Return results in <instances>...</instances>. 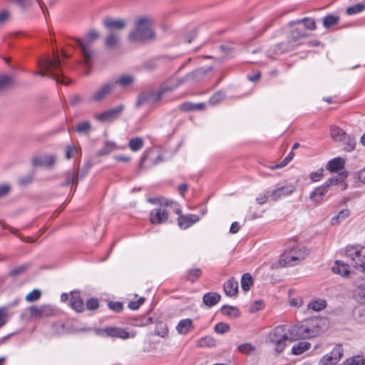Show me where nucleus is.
I'll list each match as a JSON object with an SVG mask.
<instances>
[{
    "mask_svg": "<svg viewBox=\"0 0 365 365\" xmlns=\"http://www.w3.org/2000/svg\"><path fill=\"white\" fill-rule=\"evenodd\" d=\"M61 65L62 62L59 56L55 53L53 58L46 56L38 59V67L41 68V71H34L33 73L42 77L46 76L48 73L57 83L67 85L64 81V76L61 73Z\"/></svg>",
    "mask_w": 365,
    "mask_h": 365,
    "instance_id": "f257e3e1",
    "label": "nucleus"
},
{
    "mask_svg": "<svg viewBox=\"0 0 365 365\" xmlns=\"http://www.w3.org/2000/svg\"><path fill=\"white\" fill-rule=\"evenodd\" d=\"M153 19L150 17L138 18L135 21V28L128 36L131 43H139L152 39L155 37V33L151 26Z\"/></svg>",
    "mask_w": 365,
    "mask_h": 365,
    "instance_id": "f03ea898",
    "label": "nucleus"
},
{
    "mask_svg": "<svg viewBox=\"0 0 365 365\" xmlns=\"http://www.w3.org/2000/svg\"><path fill=\"white\" fill-rule=\"evenodd\" d=\"M98 33L96 31L92 29L88 31L83 38H73L76 46L81 50L84 63L88 67L91 66V61L96 55V51L93 47V42L98 39Z\"/></svg>",
    "mask_w": 365,
    "mask_h": 365,
    "instance_id": "7ed1b4c3",
    "label": "nucleus"
},
{
    "mask_svg": "<svg viewBox=\"0 0 365 365\" xmlns=\"http://www.w3.org/2000/svg\"><path fill=\"white\" fill-rule=\"evenodd\" d=\"M288 336L290 341L312 338L319 333L318 327L311 324L310 321H304L297 324L287 327Z\"/></svg>",
    "mask_w": 365,
    "mask_h": 365,
    "instance_id": "20e7f679",
    "label": "nucleus"
},
{
    "mask_svg": "<svg viewBox=\"0 0 365 365\" xmlns=\"http://www.w3.org/2000/svg\"><path fill=\"white\" fill-rule=\"evenodd\" d=\"M174 204L175 202L172 200H165L163 202H160V205L154 208L150 212V222L153 225H161L165 223L169 217L168 208H173L174 210Z\"/></svg>",
    "mask_w": 365,
    "mask_h": 365,
    "instance_id": "39448f33",
    "label": "nucleus"
},
{
    "mask_svg": "<svg viewBox=\"0 0 365 365\" xmlns=\"http://www.w3.org/2000/svg\"><path fill=\"white\" fill-rule=\"evenodd\" d=\"M269 339L272 344H275L276 351L282 352L287 345V341H289L287 326L279 325L274 327L269 332Z\"/></svg>",
    "mask_w": 365,
    "mask_h": 365,
    "instance_id": "423d86ee",
    "label": "nucleus"
},
{
    "mask_svg": "<svg viewBox=\"0 0 365 365\" xmlns=\"http://www.w3.org/2000/svg\"><path fill=\"white\" fill-rule=\"evenodd\" d=\"M345 254L350 259L351 264L365 274V255H361V250L357 246H347Z\"/></svg>",
    "mask_w": 365,
    "mask_h": 365,
    "instance_id": "0eeeda50",
    "label": "nucleus"
},
{
    "mask_svg": "<svg viewBox=\"0 0 365 365\" xmlns=\"http://www.w3.org/2000/svg\"><path fill=\"white\" fill-rule=\"evenodd\" d=\"M307 255V250L305 247H301L299 250V255H292V252L285 250L283 254L281 255L279 260V264L281 267H288L294 265L298 261L304 259Z\"/></svg>",
    "mask_w": 365,
    "mask_h": 365,
    "instance_id": "6e6552de",
    "label": "nucleus"
},
{
    "mask_svg": "<svg viewBox=\"0 0 365 365\" xmlns=\"http://www.w3.org/2000/svg\"><path fill=\"white\" fill-rule=\"evenodd\" d=\"M174 211L178 215V225L182 230L191 227L200 220V217L197 215H182L180 205L178 203L174 204Z\"/></svg>",
    "mask_w": 365,
    "mask_h": 365,
    "instance_id": "1a4fd4ad",
    "label": "nucleus"
},
{
    "mask_svg": "<svg viewBox=\"0 0 365 365\" xmlns=\"http://www.w3.org/2000/svg\"><path fill=\"white\" fill-rule=\"evenodd\" d=\"M344 354V349L341 345L337 344L334 346L329 354L324 356L319 361V365H336Z\"/></svg>",
    "mask_w": 365,
    "mask_h": 365,
    "instance_id": "9d476101",
    "label": "nucleus"
},
{
    "mask_svg": "<svg viewBox=\"0 0 365 365\" xmlns=\"http://www.w3.org/2000/svg\"><path fill=\"white\" fill-rule=\"evenodd\" d=\"M31 317L44 318L55 315V309L49 304H44L40 307L31 306L27 308Z\"/></svg>",
    "mask_w": 365,
    "mask_h": 365,
    "instance_id": "9b49d317",
    "label": "nucleus"
},
{
    "mask_svg": "<svg viewBox=\"0 0 365 365\" xmlns=\"http://www.w3.org/2000/svg\"><path fill=\"white\" fill-rule=\"evenodd\" d=\"M153 150H146L144 153L139 162V168L140 169L150 168L163 161V158L160 155L153 158Z\"/></svg>",
    "mask_w": 365,
    "mask_h": 365,
    "instance_id": "f8f14e48",
    "label": "nucleus"
},
{
    "mask_svg": "<svg viewBox=\"0 0 365 365\" xmlns=\"http://www.w3.org/2000/svg\"><path fill=\"white\" fill-rule=\"evenodd\" d=\"M161 99L160 93L158 90H150L148 91H144L139 94L135 106L139 108L142 105L146 103H155Z\"/></svg>",
    "mask_w": 365,
    "mask_h": 365,
    "instance_id": "ddd939ff",
    "label": "nucleus"
},
{
    "mask_svg": "<svg viewBox=\"0 0 365 365\" xmlns=\"http://www.w3.org/2000/svg\"><path fill=\"white\" fill-rule=\"evenodd\" d=\"M125 108V106L122 104L113 108L111 109L105 110L98 115H96V119L101 121V122H106V121H111L116 118H118L122 112L123 111Z\"/></svg>",
    "mask_w": 365,
    "mask_h": 365,
    "instance_id": "4468645a",
    "label": "nucleus"
},
{
    "mask_svg": "<svg viewBox=\"0 0 365 365\" xmlns=\"http://www.w3.org/2000/svg\"><path fill=\"white\" fill-rule=\"evenodd\" d=\"M104 331L108 336L122 339L134 338L135 336V332H129L126 329L120 327H107Z\"/></svg>",
    "mask_w": 365,
    "mask_h": 365,
    "instance_id": "2eb2a0df",
    "label": "nucleus"
},
{
    "mask_svg": "<svg viewBox=\"0 0 365 365\" xmlns=\"http://www.w3.org/2000/svg\"><path fill=\"white\" fill-rule=\"evenodd\" d=\"M114 87L115 83L113 82H108L93 93L91 97V101L93 102L101 101L112 91Z\"/></svg>",
    "mask_w": 365,
    "mask_h": 365,
    "instance_id": "dca6fc26",
    "label": "nucleus"
},
{
    "mask_svg": "<svg viewBox=\"0 0 365 365\" xmlns=\"http://www.w3.org/2000/svg\"><path fill=\"white\" fill-rule=\"evenodd\" d=\"M182 84L183 81L180 80V78H170L169 80L162 83L158 89L161 98L165 93L172 92Z\"/></svg>",
    "mask_w": 365,
    "mask_h": 365,
    "instance_id": "f3484780",
    "label": "nucleus"
},
{
    "mask_svg": "<svg viewBox=\"0 0 365 365\" xmlns=\"http://www.w3.org/2000/svg\"><path fill=\"white\" fill-rule=\"evenodd\" d=\"M295 190L294 186L289 185L282 186L274 190L271 193L272 200L277 201L278 200L292 195Z\"/></svg>",
    "mask_w": 365,
    "mask_h": 365,
    "instance_id": "a211bd4d",
    "label": "nucleus"
},
{
    "mask_svg": "<svg viewBox=\"0 0 365 365\" xmlns=\"http://www.w3.org/2000/svg\"><path fill=\"white\" fill-rule=\"evenodd\" d=\"M329 189L328 184L324 182L310 193V200L317 203L322 202V197L328 192Z\"/></svg>",
    "mask_w": 365,
    "mask_h": 365,
    "instance_id": "6ab92c4d",
    "label": "nucleus"
},
{
    "mask_svg": "<svg viewBox=\"0 0 365 365\" xmlns=\"http://www.w3.org/2000/svg\"><path fill=\"white\" fill-rule=\"evenodd\" d=\"M103 26L110 31L113 30H123L125 28V21L123 19H114L112 18L105 19L103 21Z\"/></svg>",
    "mask_w": 365,
    "mask_h": 365,
    "instance_id": "aec40b11",
    "label": "nucleus"
},
{
    "mask_svg": "<svg viewBox=\"0 0 365 365\" xmlns=\"http://www.w3.org/2000/svg\"><path fill=\"white\" fill-rule=\"evenodd\" d=\"M71 307L77 312H82L84 310V304L81 298L79 292H72L69 302Z\"/></svg>",
    "mask_w": 365,
    "mask_h": 365,
    "instance_id": "412c9836",
    "label": "nucleus"
},
{
    "mask_svg": "<svg viewBox=\"0 0 365 365\" xmlns=\"http://www.w3.org/2000/svg\"><path fill=\"white\" fill-rule=\"evenodd\" d=\"M206 71L204 69H197L193 72L187 73L185 76L181 78L180 80L183 81V83L187 82H190L192 83H198L202 79Z\"/></svg>",
    "mask_w": 365,
    "mask_h": 365,
    "instance_id": "4be33fe9",
    "label": "nucleus"
},
{
    "mask_svg": "<svg viewBox=\"0 0 365 365\" xmlns=\"http://www.w3.org/2000/svg\"><path fill=\"white\" fill-rule=\"evenodd\" d=\"M225 294L228 297H235L238 293V282L234 277L230 278L223 285Z\"/></svg>",
    "mask_w": 365,
    "mask_h": 365,
    "instance_id": "5701e85b",
    "label": "nucleus"
},
{
    "mask_svg": "<svg viewBox=\"0 0 365 365\" xmlns=\"http://www.w3.org/2000/svg\"><path fill=\"white\" fill-rule=\"evenodd\" d=\"M345 160L344 158L340 157L334 158L327 164V169L331 173H336L344 168Z\"/></svg>",
    "mask_w": 365,
    "mask_h": 365,
    "instance_id": "b1692460",
    "label": "nucleus"
},
{
    "mask_svg": "<svg viewBox=\"0 0 365 365\" xmlns=\"http://www.w3.org/2000/svg\"><path fill=\"white\" fill-rule=\"evenodd\" d=\"M194 329L192 321L190 319H184L179 322L176 330L180 334H186Z\"/></svg>",
    "mask_w": 365,
    "mask_h": 365,
    "instance_id": "393cba45",
    "label": "nucleus"
},
{
    "mask_svg": "<svg viewBox=\"0 0 365 365\" xmlns=\"http://www.w3.org/2000/svg\"><path fill=\"white\" fill-rule=\"evenodd\" d=\"M64 176L66 178V180L61 184V186L65 187L73 185L77 186L80 178L78 177V175L76 173L74 169L66 171L64 173Z\"/></svg>",
    "mask_w": 365,
    "mask_h": 365,
    "instance_id": "a878e982",
    "label": "nucleus"
},
{
    "mask_svg": "<svg viewBox=\"0 0 365 365\" xmlns=\"http://www.w3.org/2000/svg\"><path fill=\"white\" fill-rule=\"evenodd\" d=\"M154 323L153 319L148 315L130 318L129 324L135 327H145Z\"/></svg>",
    "mask_w": 365,
    "mask_h": 365,
    "instance_id": "bb28decb",
    "label": "nucleus"
},
{
    "mask_svg": "<svg viewBox=\"0 0 365 365\" xmlns=\"http://www.w3.org/2000/svg\"><path fill=\"white\" fill-rule=\"evenodd\" d=\"M221 299V296L216 292H207L203 295L202 302L207 307H212L217 304Z\"/></svg>",
    "mask_w": 365,
    "mask_h": 365,
    "instance_id": "cd10ccee",
    "label": "nucleus"
},
{
    "mask_svg": "<svg viewBox=\"0 0 365 365\" xmlns=\"http://www.w3.org/2000/svg\"><path fill=\"white\" fill-rule=\"evenodd\" d=\"M119 43L120 37L118 34L114 31H110L105 38V46L110 49L116 48Z\"/></svg>",
    "mask_w": 365,
    "mask_h": 365,
    "instance_id": "c85d7f7f",
    "label": "nucleus"
},
{
    "mask_svg": "<svg viewBox=\"0 0 365 365\" xmlns=\"http://www.w3.org/2000/svg\"><path fill=\"white\" fill-rule=\"evenodd\" d=\"M307 36V32L304 28H297L290 34V41L294 43H302L299 41Z\"/></svg>",
    "mask_w": 365,
    "mask_h": 365,
    "instance_id": "c756f323",
    "label": "nucleus"
},
{
    "mask_svg": "<svg viewBox=\"0 0 365 365\" xmlns=\"http://www.w3.org/2000/svg\"><path fill=\"white\" fill-rule=\"evenodd\" d=\"M332 272L335 274L346 277L349 274L348 265L339 260L335 262V264L331 268Z\"/></svg>",
    "mask_w": 365,
    "mask_h": 365,
    "instance_id": "7c9ffc66",
    "label": "nucleus"
},
{
    "mask_svg": "<svg viewBox=\"0 0 365 365\" xmlns=\"http://www.w3.org/2000/svg\"><path fill=\"white\" fill-rule=\"evenodd\" d=\"M221 313L233 318H238L240 316V312L236 307L223 305L220 309Z\"/></svg>",
    "mask_w": 365,
    "mask_h": 365,
    "instance_id": "2f4dec72",
    "label": "nucleus"
},
{
    "mask_svg": "<svg viewBox=\"0 0 365 365\" xmlns=\"http://www.w3.org/2000/svg\"><path fill=\"white\" fill-rule=\"evenodd\" d=\"M311 344L307 341H299L298 344L294 345L292 348V353L294 355L298 356L309 349Z\"/></svg>",
    "mask_w": 365,
    "mask_h": 365,
    "instance_id": "473e14b6",
    "label": "nucleus"
},
{
    "mask_svg": "<svg viewBox=\"0 0 365 365\" xmlns=\"http://www.w3.org/2000/svg\"><path fill=\"white\" fill-rule=\"evenodd\" d=\"M346 134L343 129L336 125H332L330 128L331 137L335 141H343Z\"/></svg>",
    "mask_w": 365,
    "mask_h": 365,
    "instance_id": "72a5a7b5",
    "label": "nucleus"
},
{
    "mask_svg": "<svg viewBox=\"0 0 365 365\" xmlns=\"http://www.w3.org/2000/svg\"><path fill=\"white\" fill-rule=\"evenodd\" d=\"M352 314L357 322L365 323V304L356 307L352 312Z\"/></svg>",
    "mask_w": 365,
    "mask_h": 365,
    "instance_id": "f704fd0d",
    "label": "nucleus"
},
{
    "mask_svg": "<svg viewBox=\"0 0 365 365\" xmlns=\"http://www.w3.org/2000/svg\"><path fill=\"white\" fill-rule=\"evenodd\" d=\"M341 142L344 151L351 152L354 150L356 146V140L354 137L346 134L344 138H343V141Z\"/></svg>",
    "mask_w": 365,
    "mask_h": 365,
    "instance_id": "c9c22d12",
    "label": "nucleus"
},
{
    "mask_svg": "<svg viewBox=\"0 0 365 365\" xmlns=\"http://www.w3.org/2000/svg\"><path fill=\"white\" fill-rule=\"evenodd\" d=\"M51 331L56 336H60L67 332L66 324L61 321H56L51 325Z\"/></svg>",
    "mask_w": 365,
    "mask_h": 365,
    "instance_id": "e433bc0d",
    "label": "nucleus"
},
{
    "mask_svg": "<svg viewBox=\"0 0 365 365\" xmlns=\"http://www.w3.org/2000/svg\"><path fill=\"white\" fill-rule=\"evenodd\" d=\"M113 82L115 83V86L118 84L121 87L125 88L131 86L133 83L134 77L130 75H123Z\"/></svg>",
    "mask_w": 365,
    "mask_h": 365,
    "instance_id": "4c0bfd02",
    "label": "nucleus"
},
{
    "mask_svg": "<svg viewBox=\"0 0 365 365\" xmlns=\"http://www.w3.org/2000/svg\"><path fill=\"white\" fill-rule=\"evenodd\" d=\"M304 23V29H307L309 30H314L316 29V24L313 19L311 18H304L302 19H299L297 21H293L289 22L290 26H293L297 24Z\"/></svg>",
    "mask_w": 365,
    "mask_h": 365,
    "instance_id": "58836bf2",
    "label": "nucleus"
},
{
    "mask_svg": "<svg viewBox=\"0 0 365 365\" xmlns=\"http://www.w3.org/2000/svg\"><path fill=\"white\" fill-rule=\"evenodd\" d=\"M196 345L198 347H213L216 345V341L213 337L206 336L198 339L196 342Z\"/></svg>",
    "mask_w": 365,
    "mask_h": 365,
    "instance_id": "ea45409f",
    "label": "nucleus"
},
{
    "mask_svg": "<svg viewBox=\"0 0 365 365\" xmlns=\"http://www.w3.org/2000/svg\"><path fill=\"white\" fill-rule=\"evenodd\" d=\"M202 276V270L200 268H192L187 271L186 280L195 283Z\"/></svg>",
    "mask_w": 365,
    "mask_h": 365,
    "instance_id": "a19ab883",
    "label": "nucleus"
},
{
    "mask_svg": "<svg viewBox=\"0 0 365 365\" xmlns=\"http://www.w3.org/2000/svg\"><path fill=\"white\" fill-rule=\"evenodd\" d=\"M354 297L361 304H365V283L355 289Z\"/></svg>",
    "mask_w": 365,
    "mask_h": 365,
    "instance_id": "79ce46f5",
    "label": "nucleus"
},
{
    "mask_svg": "<svg viewBox=\"0 0 365 365\" xmlns=\"http://www.w3.org/2000/svg\"><path fill=\"white\" fill-rule=\"evenodd\" d=\"M75 130L78 134H88L91 130V124L88 120L80 122L76 124Z\"/></svg>",
    "mask_w": 365,
    "mask_h": 365,
    "instance_id": "37998d69",
    "label": "nucleus"
},
{
    "mask_svg": "<svg viewBox=\"0 0 365 365\" xmlns=\"http://www.w3.org/2000/svg\"><path fill=\"white\" fill-rule=\"evenodd\" d=\"M350 215V210L349 209L341 210L337 215L333 217L331 219V224L332 225H336L339 224V222L346 218H347Z\"/></svg>",
    "mask_w": 365,
    "mask_h": 365,
    "instance_id": "c03bdc74",
    "label": "nucleus"
},
{
    "mask_svg": "<svg viewBox=\"0 0 365 365\" xmlns=\"http://www.w3.org/2000/svg\"><path fill=\"white\" fill-rule=\"evenodd\" d=\"M348 176V174L346 172H341L337 176L329 178L324 182L326 184H328L329 187L330 188L332 185H338L339 183L343 182Z\"/></svg>",
    "mask_w": 365,
    "mask_h": 365,
    "instance_id": "a18cd8bd",
    "label": "nucleus"
},
{
    "mask_svg": "<svg viewBox=\"0 0 365 365\" xmlns=\"http://www.w3.org/2000/svg\"><path fill=\"white\" fill-rule=\"evenodd\" d=\"M339 17L333 14H329L323 19V26L326 29H329L332 26L338 24Z\"/></svg>",
    "mask_w": 365,
    "mask_h": 365,
    "instance_id": "49530a36",
    "label": "nucleus"
},
{
    "mask_svg": "<svg viewBox=\"0 0 365 365\" xmlns=\"http://www.w3.org/2000/svg\"><path fill=\"white\" fill-rule=\"evenodd\" d=\"M365 358L360 355L354 356L346 359L341 365H364Z\"/></svg>",
    "mask_w": 365,
    "mask_h": 365,
    "instance_id": "de8ad7c7",
    "label": "nucleus"
},
{
    "mask_svg": "<svg viewBox=\"0 0 365 365\" xmlns=\"http://www.w3.org/2000/svg\"><path fill=\"white\" fill-rule=\"evenodd\" d=\"M327 306V302L324 299H317L309 302L308 308L314 311H321Z\"/></svg>",
    "mask_w": 365,
    "mask_h": 365,
    "instance_id": "09e8293b",
    "label": "nucleus"
},
{
    "mask_svg": "<svg viewBox=\"0 0 365 365\" xmlns=\"http://www.w3.org/2000/svg\"><path fill=\"white\" fill-rule=\"evenodd\" d=\"M252 284L253 280L250 274L245 273L242 276L241 287L245 292L249 291Z\"/></svg>",
    "mask_w": 365,
    "mask_h": 365,
    "instance_id": "8fccbe9b",
    "label": "nucleus"
},
{
    "mask_svg": "<svg viewBox=\"0 0 365 365\" xmlns=\"http://www.w3.org/2000/svg\"><path fill=\"white\" fill-rule=\"evenodd\" d=\"M128 146L133 151H138L143 147V140L142 138L136 137L129 140Z\"/></svg>",
    "mask_w": 365,
    "mask_h": 365,
    "instance_id": "3c124183",
    "label": "nucleus"
},
{
    "mask_svg": "<svg viewBox=\"0 0 365 365\" xmlns=\"http://www.w3.org/2000/svg\"><path fill=\"white\" fill-rule=\"evenodd\" d=\"M115 145L112 142H106L103 147L98 151V156H104L115 149Z\"/></svg>",
    "mask_w": 365,
    "mask_h": 365,
    "instance_id": "603ef678",
    "label": "nucleus"
},
{
    "mask_svg": "<svg viewBox=\"0 0 365 365\" xmlns=\"http://www.w3.org/2000/svg\"><path fill=\"white\" fill-rule=\"evenodd\" d=\"M12 83V77L9 75L0 76V92L7 89Z\"/></svg>",
    "mask_w": 365,
    "mask_h": 365,
    "instance_id": "864d4df0",
    "label": "nucleus"
},
{
    "mask_svg": "<svg viewBox=\"0 0 365 365\" xmlns=\"http://www.w3.org/2000/svg\"><path fill=\"white\" fill-rule=\"evenodd\" d=\"M365 9V4H356L346 9V13L347 15L351 16L362 12Z\"/></svg>",
    "mask_w": 365,
    "mask_h": 365,
    "instance_id": "5fc2aeb1",
    "label": "nucleus"
},
{
    "mask_svg": "<svg viewBox=\"0 0 365 365\" xmlns=\"http://www.w3.org/2000/svg\"><path fill=\"white\" fill-rule=\"evenodd\" d=\"M155 334L161 337H164L168 334V329L166 324L160 322L157 323L155 330Z\"/></svg>",
    "mask_w": 365,
    "mask_h": 365,
    "instance_id": "6e6d98bb",
    "label": "nucleus"
},
{
    "mask_svg": "<svg viewBox=\"0 0 365 365\" xmlns=\"http://www.w3.org/2000/svg\"><path fill=\"white\" fill-rule=\"evenodd\" d=\"M34 173H29L21 178H20L18 180V185L21 187L27 186L31 184L34 180Z\"/></svg>",
    "mask_w": 365,
    "mask_h": 365,
    "instance_id": "4d7b16f0",
    "label": "nucleus"
},
{
    "mask_svg": "<svg viewBox=\"0 0 365 365\" xmlns=\"http://www.w3.org/2000/svg\"><path fill=\"white\" fill-rule=\"evenodd\" d=\"M41 297V292L39 289H34L26 296L25 299L29 302H34L38 301Z\"/></svg>",
    "mask_w": 365,
    "mask_h": 365,
    "instance_id": "13d9d810",
    "label": "nucleus"
},
{
    "mask_svg": "<svg viewBox=\"0 0 365 365\" xmlns=\"http://www.w3.org/2000/svg\"><path fill=\"white\" fill-rule=\"evenodd\" d=\"M225 97V94L223 92L219 91L212 95L210 100L209 103L212 105H217L220 103Z\"/></svg>",
    "mask_w": 365,
    "mask_h": 365,
    "instance_id": "bf43d9fd",
    "label": "nucleus"
},
{
    "mask_svg": "<svg viewBox=\"0 0 365 365\" xmlns=\"http://www.w3.org/2000/svg\"><path fill=\"white\" fill-rule=\"evenodd\" d=\"M230 325L228 324L223 322H219L216 324L214 328L215 331L220 334H223L227 332L230 330Z\"/></svg>",
    "mask_w": 365,
    "mask_h": 365,
    "instance_id": "052dcab7",
    "label": "nucleus"
},
{
    "mask_svg": "<svg viewBox=\"0 0 365 365\" xmlns=\"http://www.w3.org/2000/svg\"><path fill=\"white\" fill-rule=\"evenodd\" d=\"M294 158V152L291 151L287 157H285L283 160L274 166L272 167V170L283 168L287 165Z\"/></svg>",
    "mask_w": 365,
    "mask_h": 365,
    "instance_id": "680f3d73",
    "label": "nucleus"
},
{
    "mask_svg": "<svg viewBox=\"0 0 365 365\" xmlns=\"http://www.w3.org/2000/svg\"><path fill=\"white\" fill-rule=\"evenodd\" d=\"M108 307L110 309L114 311L116 313L120 312L123 309V304L120 302H111L108 303Z\"/></svg>",
    "mask_w": 365,
    "mask_h": 365,
    "instance_id": "e2e57ef3",
    "label": "nucleus"
},
{
    "mask_svg": "<svg viewBox=\"0 0 365 365\" xmlns=\"http://www.w3.org/2000/svg\"><path fill=\"white\" fill-rule=\"evenodd\" d=\"M324 175V169L320 168L317 171L312 172L309 174V178L312 182L319 181Z\"/></svg>",
    "mask_w": 365,
    "mask_h": 365,
    "instance_id": "0e129e2a",
    "label": "nucleus"
},
{
    "mask_svg": "<svg viewBox=\"0 0 365 365\" xmlns=\"http://www.w3.org/2000/svg\"><path fill=\"white\" fill-rule=\"evenodd\" d=\"M27 267V264H21L11 270L9 272V275L12 277H16L21 274H23L26 270Z\"/></svg>",
    "mask_w": 365,
    "mask_h": 365,
    "instance_id": "69168bd1",
    "label": "nucleus"
},
{
    "mask_svg": "<svg viewBox=\"0 0 365 365\" xmlns=\"http://www.w3.org/2000/svg\"><path fill=\"white\" fill-rule=\"evenodd\" d=\"M238 350L242 354H249L252 351H254L255 347L252 346L250 344L245 343L238 346Z\"/></svg>",
    "mask_w": 365,
    "mask_h": 365,
    "instance_id": "338daca9",
    "label": "nucleus"
},
{
    "mask_svg": "<svg viewBox=\"0 0 365 365\" xmlns=\"http://www.w3.org/2000/svg\"><path fill=\"white\" fill-rule=\"evenodd\" d=\"M86 305L88 310H96L99 306L98 300L96 298H91L87 300Z\"/></svg>",
    "mask_w": 365,
    "mask_h": 365,
    "instance_id": "774afa93",
    "label": "nucleus"
}]
</instances>
